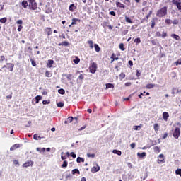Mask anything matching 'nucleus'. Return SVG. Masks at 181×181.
Here are the masks:
<instances>
[{"instance_id": "20", "label": "nucleus", "mask_w": 181, "mask_h": 181, "mask_svg": "<svg viewBox=\"0 0 181 181\" xmlns=\"http://www.w3.org/2000/svg\"><path fill=\"white\" fill-rule=\"evenodd\" d=\"M155 132L158 133L159 131V124L158 123L154 124L153 125Z\"/></svg>"}, {"instance_id": "59", "label": "nucleus", "mask_w": 181, "mask_h": 181, "mask_svg": "<svg viewBox=\"0 0 181 181\" xmlns=\"http://www.w3.org/2000/svg\"><path fill=\"white\" fill-rule=\"evenodd\" d=\"M70 156L72 157V158H76V153H74V152H71V153H70Z\"/></svg>"}, {"instance_id": "4", "label": "nucleus", "mask_w": 181, "mask_h": 181, "mask_svg": "<svg viewBox=\"0 0 181 181\" xmlns=\"http://www.w3.org/2000/svg\"><path fill=\"white\" fill-rule=\"evenodd\" d=\"M28 6L32 11H36V9H37V3L35 1L34 3L29 4Z\"/></svg>"}, {"instance_id": "15", "label": "nucleus", "mask_w": 181, "mask_h": 181, "mask_svg": "<svg viewBox=\"0 0 181 181\" xmlns=\"http://www.w3.org/2000/svg\"><path fill=\"white\" fill-rule=\"evenodd\" d=\"M53 63H54V61H53L52 59H49L48 62L47 63V67H53Z\"/></svg>"}, {"instance_id": "49", "label": "nucleus", "mask_w": 181, "mask_h": 181, "mask_svg": "<svg viewBox=\"0 0 181 181\" xmlns=\"http://www.w3.org/2000/svg\"><path fill=\"white\" fill-rule=\"evenodd\" d=\"M51 76H52V74L50 73V71H47L45 72V76H46V77H50Z\"/></svg>"}, {"instance_id": "57", "label": "nucleus", "mask_w": 181, "mask_h": 181, "mask_svg": "<svg viewBox=\"0 0 181 181\" xmlns=\"http://www.w3.org/2000/svg\"><path fill=\"white\" fill-rule=\"evenodd\" d=\"M22 23H23V21L22 20H18L17 22H16L17 25H22Z\"/></svg>"}, {"instance_id": "64", "label": "nucleus", "mask_w": 181, "mask_h": 181, "mask_svg": "<svg viewBox=\"0 0 181 181\" xmlns=\"http://www.w3.org/2000/svg\"><path fill=\"white\" fill-rule=\"evenodd\" d=\"M151 43H152V45H153V46H156V40H151Z\"/></svg>"}, {"instance_id": "37", "label": "nucleus", "mask_w": 181, "mask_h": 181, "mask_svg": "<svg viewBox=\"0 0 181 181\" xmlns=\"http://www.w3.org/2000/svg\"><path fill=\"white\" fill-rule=\"evenodd\" d=\"M119 47L120 50H122V52H124L125 50V47H124V43H120L119 45Z\"/></svg>"}, {"instance_id": "46", "label": "nucleus", "mask_w": 181, "mask_h": 181, "mask_svg": "<svg viewBox=\"0 0 181 181\" xmlns=\"http://www.w3.org/2000/svg\"><path fill=\"white\" fill-rule=\"evenodd\" d=\"M175 175H180L181 177V168H178L175 170Z\"/></svg>"}, {"instance_id": "7", "label": "nucleus", "mask_w": 181, "mask_h": 181, "mask_svg": "<svg viewBox=\"0 0 181 181\" xmlns=\"http://www.w3.org/2000/svg\"><path fill=\"white\" fill-rule=\"evenodd\" d=\"M7 69L9 70V71H13V67H15V65L12 63H7L6 64Z\"/></svg>"}, {"instance_id": "32", "label": "nucleus", "mask_w": 181, "mask_h": 181, "mask_svg": "<svg viewBox=\"0 0 181 181\" xmlns=\"http://www.w3.org/2000/svg\"><path fill=\"white\" fill-rule=\"evenodd\" d=\"M33 139L35 141H38L39 139H42V137H40V136L37 135V134L33 135Z\"/></svg>"}, {"instance_id": "2", "label": "nucleus", "mask_w": 181, "mask_h": 181, "mask_svg": "<svg viewBox=\"0 0 181 181\" xmlns=\"http://www.w3.org/2000/svg\"><path fill=\"white\" fill-rule=\"evenodd\" d=\"M97 68H98L97 63L92 62L89 66L90 73H91L92 74H94V73H95V71H97Z\"/></svg>"}, {"instance_id": "61", "label": "nucleus", "mask_w": 181, "mask_h": 181, "mask_svg": "<svg viewBox=\"0 0 181 181\" xmlns=\"http://www.w3.org/2000/svg\"><path fill=\"white\" fill-rule=\"evenodd\" d=\"M109 15H112V16H116L117 14L115 13V11H110Z\"/></svg>"}, {"instance_id": "35", "label": "nucleus", "mask_w": 181, "mask_h": 181, "mask_svg": "<svg viewBox=\"0 0 181 181\" xmlns=\"http://www.w3.org/2000/svg\"><path fill=\"white\" fill-rule=\"evenodd\" d=\"M40 100H42V96L40 95L36 96L35 97L36 104H39V101H40Z\"/></svg>"}, {"instance_id": "55", "label": "nucleus", "mask_w": 181, "mask_h": 181, "mask_svg": "<svg viewBox=\"0 0 181 181\" xmlns=\"http://www.w3.org/2000/svg\"><path fill=\"white\" fill-rule=\"evenodd\" d=\"M160 36H162V34L160 33V32H156V37H160Z\"/></svg>"}, {"instance_id": "6", "label": "nucleus", "mask_w": 181, "mask_h": 181, "mask_svg": "<svg viewBox=\"0 0 181 181\" xmlns=\"http://www.w3.org/2000/svg\"><path fill=\"white\" fill-rule=\"evenodd\" d=\"M29 166H33V161L28 160L23 164V168H29Z\"/></svg>"}, {"instance_id": "34", "label": "nucleus", "mask_w": 181, "mask_h": 181, "mask_svg": "<svg viewBox=\"0 0 181 181\" xmlns=\"http://www.w3.org/2000/svg\"><path fill=\"white\" fill-rule=\"evenodd\" d=\"M77 22H80V20L78 18H73L71 24L76 25Z\"/></svg>"}, {"instance_id": "51", "label": "nucleus", "mask_w": 181, "mask_h": 181, "mask_svg": "<svg viewBox=\"0 0 181 181\" xmlns=\"http://www.w3.org/2000/svg\"><path fill=\"white\" fill-rule=\"evenodd\" d=\"M61 159L62 160H66V159H67V156H63V152L62 153Z\"/></svg>"}, {"instance_id": "27", "label": "nucleus", "mask_w": 181, "mask_h": 181, "mask_svg": "<svg viewBox=\"0 0 181 181\" xmlns=\"http://www.w3.org/2000/svg\"><path fill=\"white\" fill-rule=\"evenodd\" d=\"M94 47H95V52H97L98 53L100 52V50H101V48H100V46H98V44H95Z\"/></svg>"}, {"instance_id": "39", "label": "nucleus", "mask_w": 181, "mask_h": 181, "mask_svg": "<svg viewBox=\"0 0 181 181\" xmlns=\"http://www.w3.org/2000/svg\"><path fill=\"white\" fill-rule=\"evenodd\" d=\"M58 93H59V94L63 95V94L66 93V90H64V89H63V88H61V89L58 90Z\"/></svg>"}, {"instance_id": "62", "label": "nucleus", "mask_w": 181, "mask_h": 181, "mask_svg": "<svg viewBox=\"0 0 181 181\" xmlns=\"http://www.w3.org/2000/svg\"><path fill=\"white\" fill-rule=\"evenodd\" d=\"M136 76H137V77H139V76H141V71H136Z\"/></svg>"}, {"instance_id": "33", "label": "nucleus", "mask_w": 181, "mask_h": 181, "mask_svg": "<svg viewBox=\"0 0 181 181\" xmlns=\"http://www.w3.org/2000/svg\"><path fill=\"white\" fill-rule=\"evenodd\" d=\"M80 175V170H78V169H74L72 170V175Z\"/></svg>"}, {"instance_id": "8", "label": "nucleus", "mask_w": 181, "mask_h": 181, "mask_svg": "<svg viewBox=\"0 0 181 181\" xmlns=\"http://www.w3.org/2000/svg\"><path fill=\"white\" fill-rule=\"evenodd\" d=\"M158 21V18H153L151 21V28H152V29H153V28H155V25L156 23Z\"/></svg>"}, {"instance_id": "53", "label": "nucleus", "mask_w": 181, "mask_h": 181, "mask_svg": "<svg viewBox=\"0 0 181 181\" xmlns=\"http://www.w3.org/2000/svg\"><path fill=\"white\" fill-rule=\"evenodd\" d=\"M5 60H8L6 59L5 56L2 55L0 57V62H5Z\"/></svg>"}, {"instance_id": "11", "label": "nucleus", "mask_w": 181, "mask_h": 181, "mask_svg": "<svg viewBox=\"0 0 181 181\" xmlns=\"http://www.w3.org/2000/svg\"><path fill=\"white\" fill-rule=\"evenodd\" d=\"M110 59H112L110 63H112L115 60H118L119 59V57H117V55L115 53H112Z\"/></svg>"}, {"instance_id": "26", "label": "nucleus", "mask_w": 181, "mask_h": 181, "mask_svg": "<svg viewBox=\"0 0 181 181\" xmlns=\"http://www.w3.org/2000/svg\"><path fill=\"white\" fill-rule=\"evenodd\" d=\"M57 106L59 108H63L64 107V103L63 102H59L58 103H57Z\"/></svg>"}, {"instance_id": "16", "label": "nucleus", "mask_w": 181, "mask_h": 181, "mask_svg": "<svg viewBox=\"0 0 181 181\" xmlns=\"http://www.w3.org/2000/svg\"><path fill=\"white\" fill-rule=\"evenodd\" d=\"M28 1L26 0H23L22 2H21V6L24 8V9H26V8H28Z\"/></svg>"}, {"instance_id": "41", "label": "nucleus", "mask_w": 181, "mask_h": 181, "mask_svg": "<svg viewBox=\"0 0 181 181\" xmlns=\"http://www.w3.org/2000/svg\"><path fill=\"white\" fill-rule=\"evenodd\" d=\"M125 21L127 22V23H132V20H131L129 17L126 16Z\"/></svg>"}, {"instance_id": "22", "label": "nucleus", "mask_w": 181, "mask_h": 181, "mask_svg": "<svg viewBox=\"0 0 181 181\" xmlns=\"http://www.w3.org/2000/svg\"><path fill=\"white\" fill-rule=\"evenodd\" d=\"M73 117H69L67 118V119L64 122V124H69L70 122H73Z\"/></svg>"}, {"instance_id": "58", "label": "nucleus", "mask_w": 181, "mask_h": 181, "mask_svg": "<svg viewBox=\"0 0 181 181\" xmlns=\"http://www.w3.org/2000/svg\"><path fill=\"white\" fill-rule=\"evenodd\" d=\"M79 80H84V75L83 74H80L78 76Z\"/></svg>"}, {"instance_id": "13", "label": "nucleus", "mask_w": 181, "mask_h": 181, "mask_svg": "<svg viewBox=\"0 0 181 181\" xmlns=\"http://www.w3.org/2000/svg\"><path fill=\"white\" fill-rule=\"evenodd\" d=\"M20 146H21L19 144H16L10 148V151H15V149H18V148H20Z\"/></svg>"}, {"instance_id": "44", "label": "nucleus", "mask_w": 181, "mask_h": 181, "mask_svg": "<svg viewBox=\"0 0 181 181\" xmlns=\"http://www.w3.org/2000/svg\"><path fill=\"white\" fill-rule=\"evenodd\" d=\"M180 2H181V0H173L172 1V3H173V5H176V4H177Z\"/></svg>"}, {"instance_id": "14", "label": "nucleus", "mask_w": 181, "mask_h": 181, "mask_svg": "<svg viewBox=\"0 0 181 181\" xmlns=\"http://www.w3.org/2000/svg\"><path fill=\"white\" fill-rule=\"evenodd\" d=\"M45 32H46L47 36H50V35H52V28L49 27H47L45 28Z\"/></svg>"}, {"instance_id": "18", "label": "nucleus", "mask_w": 181, "mask_h": 181, "mask_svg": "<svg viewBox=\"0 0 181 181\" xmlns=\"http://www.w3.org/2000/svg\"><path fill=\"white\" fill-rule=\"evenodd\" d=\"M155 153H159L160 152V147L156 146L153 148Z\"/></svg>"}, {"instance_id": "45", "label": "nucleus", "mask_w": 181, "mask_h": 181, "mask_svg": "<svg viewBox=\"0 0 181 181\" xmlns=\"http://www.w3.org/2000/svg\"><path fill=\"white\" fill-rule=\"evenodd\" d=\"M30 62H31V64L33 67H36V62H35V60H33V59H30Z\"/></svg>"}, {"instance_id": "60", "label": "nucleus", "mask_w": 181, "mask_h": 181, "mask_svg": "<svg viewBox=\"0 0 181 181\" xmlns=\"http://www.w3.org/2000/svg\"><path fill=\"white\" fill-rule=\"evenodd\" d=\"M119 77H120L121 78H125V74L121 73V74H119Z\"/></svg>"}, {"instance_id": "3", "label": "nucleus", "mask_w": 181, "mask_h": 181, "mask_svg": "<svg viewBox=\"0 0 181 181\" xmlns=\"http://www.w3.org/2000/svg\"><path fill=\"white\" fill-rule=\"evenodd\" d=\"M173 135L175 139H179V136H180V128L176 127Z\"/></svg>"}, {"instance_id": "29", "label": "nucleus", "mask_w": 181, "mask_h": 181, "mask_svg": "<svg viewBox=\"0 0 181 181\" xmlns=\"http://www.w3.org/2000/svg\"><path fill=\"white\" fill-rule=\"evenodd\" d=\"M69 11H71V12L74 11V9H76V6H74V4H71L69 7Z\"/></svg>"}, {"instance_id": "17", "label": "nucleus", "mask_w": 181, "mask_h": 181, "mask_svg": "<svg viewBox=\"0 0 181 181\" xmlns=\"http://www.w3.org/2000/svg\"><path fill=\"white\" fill-rule=\"evenodd\" d=\"M156 85L153 83H148L146 85V88H147L148 90H151V88H153Z\"/></svg>"}, {"instance_id": "28", "label": "nucleus", "mask_w": 181, "mask_h": 181, "mask_svg": "<svg viewBox=\"0 0 181 181\" xmlns=\"http://www.w3.org/2000/svg\"><path fill=\"white\" fill-rule=\"evenodd\" d=\"M76 162H77V163H81V162L84 163V158H83L81 157H78L76 159Z\"/></svg>"}, {"instance_id": "54", "label": "nucleus", "mask_w": 181, "mask_h": 181, "mask_svg": "<svg viewBox=\"0 0 181 181\" xmlns=\"http://www.w3.org/2000/svg\"><path fill=\"white\" fill-rule=\"evenodd\" d=\"M87 156L88 158H95V154L88 153Z\"/></svg>"}, {"instance_id": "5", "label": "nucleus", "mask_w": 181, "mask_h": 181, "mask_svg": "<svg viewBox=\"0 0 181 181\" xmlns=\"http://www.w3.org/2000/svg\"><path fill=\"white\" fill-rule=\"evenodd\" d=\"M158 163H165V156L163 154L158 156Z\"/></svg>"}, {"instance_id": "19", "label": "nucleus", "mask_w": 181, "mask_h": 181, "mask_svg": "<svg viewBox=\"0 0 181 181\" xmlns=\"http://www.w3.org/2000/svg\"><path fill=\"white\" fill-rule=\"evenodd\" d=\"M87 43L89 45L90 49L94 48V42H93V40H88Z\"/></svg>"}, {"instance_id": "47", "label": "nucleus", "mask_w": 181, "mask_h": 181, "mask_svg": "<svg viewBox=\"0 0 181 181\" xmlns=\"http://www.w3.org/2000/svg\"><path fill=\"white\" fill-rule=\"evenodd\" d=\"M134 43H137V44L141 43V38L137 37V38L134 39Z\"/></svg>"}, {"instance_id": "1", "label": "nucleus", "mask_w": 181, "mask_h": 181, "mask_svg": "<svg viewBox=\"0 0 181 181\" xmlns=\"http://www.w3.org/2000/svg\"><path fill=\"white\" fill-rule=\"evenodd\" d=\"M166 15H168V7L166 6L160 8L156 13L158 18H163V16H166Z\"/></svg>"}, {"instance_id": "56", "label": "nucleus", "mask_w": 181, "mask_h": 181, "mask_svg": "<svg viewBox=\"0 0 181 181\" xmlns=\"http://www.w3.org/2000/svg\"><path fill=\"white\" fill-rule=\"evenodd\" d=\"M42 104L45 105L46 104H50V100H43Z\"/></svg>"}, {"instance_id": "10", "label": "nucleus", "mask_w": 181, "mask_h": 181, "mask_svg": "<svg viewBox=\"0 0 181 181\" xmlns=\"http://www.w3.org/2000/svg\"><path fill=\"white\" fill-rule=\"evenodd\" d=\"M116 6L117 8H122L123 9H125V6L124 5V4L118 1H116Z\"/></svg>"}, {"instance_id": "9", "label": "nucleus", "mask_w": 181, "mask_h": 181, "mask_svg": "<svg viewBox=\"0 0 181 181\" xmlns=\"http://www.w3.org/2000/svg\"><path fill=\"white\" fill-rule=\"evenodd\" d=\"M100 170V166L97 165L96 167L94 166L91 168L90 172L92 173H96V172H98Z\"/></svg>"}, {"instance_id": "25", "label": "nucleus", "mask_w": 181, "mask_h": 181, "mask_svg": "<svg viewBox=\"0 0 181 181\" xmlns=\"http://www.w3.org/2000/svg\"><path fill=\"white\" fill-rule=\"evenodd\" d=\"M110 25V22L108 21H105L103 22L101 25L103 26V28H108V25Z\"/></svg>"}, {"instance_id": "43", "label": "nucleus", "mask_w": 181, "mask_h": 181, "mask_svg": "<svg viewBox=\"0 0 181 181\" xmlns=\"http://www.w3.org/2000/svg\"><path fill=\"white\" fill-rule=\"evenodd\" d=\"M175 6H177V9H178V11H181V1L180 3H177V4H175Z\"/></svg>"}, {"instance_id": "36", "label": "nucleus", "mask_w": 181, "mask_h": 181, "mask_svg": "<svg viewBox=\"0 0 181 181\" xmlns=\"http://www.w3.org/2000/svg\"><path fill=\"white\" fill-rule=\"evenodd\" d=\"M68 165H69V163H67V160H64L61 168H67Z\"/></svg>"}, {"instance_id": "42", "label": "nucleus", "mask_w": 181, "mask_h": 181, "mask_svg": "<svg viewBox=\"0 0 181 181\" xmlns=\"http://www.w3.org/2000/svg\"><path fill=\"white\" fill-rule=\"evenodd\" d=\"M139 128H142V124H140L139 126H134L133 127V129H134V131H138Z\"/></svg>"}, {"instance_id": "40", "label": "nucleus", "mask_w": 181, "mask_h": 181, "mask_svg": "<svg viewBox=\"0 0 181 181\" xmlns=\"http://www.w3.org/2000/svg\"><path fill=\"white\" fill-rule=\"evenodd\" d=\"M6 21H8V18H6V17H4L0 19V22L1 23H6Z\"/></svg>"}, {"instance_id": "24", "label": "nucleus", "mask_w": 181, "mask_h": 181, "mask_svg": "<svg viewBox=\"0 0 181 181\" xmlns=\"http://www.w3.org/2000/svg\"><path fill=\"white\" fill-rule=\"evenodd\" d=\"M58 46H69V42L63 41L62 42L58 44Z\"/></svg>"}, {"instance_id": "23", "label": "nucleus", "mask_w": 181, "mask_h": 181, "mask_svg": "<svg viewBox=\"0 0 181 181\" xmlns=\"http://www.w3.org/2000/svg\"><path fill=\"white\" fill-rule=\"evenodd\" d=\"M112 152L113 153L118 155L119 156H121V155H122V152H121V151L119 150H113Z\"/></svg>"}, {"instance_id": "48", "label": "nucleus", "mask_w": 181, "mask_h": 181, "mask_svg": "<svg viewBox=\"0 0 181 181\" xmlns=\"http://www.w3.org/2000/svg\"><path fill=\"white\" fill-rule=\"evenodd\" d=\"M165 23H166V25H171L172 24V20L165 19Z\"/></svg>"}, {"instance_id": "52", "label": "nucleus", "mask_w": 181, "mask_h": 181, "mask_svg": "<svg viewBox=\"0 0 181 181\" xmlns=\"http://www.w3.org/2000/svg\"><path fill=\"white\" fill-rule=\"evenodd\" d=\"M175 66H179L181 64V59H178L177 62H175Z\"/></svg>"}, {"instance_id": "31", "label": "nucleus", "mask_w": 181, "mask_h": 181, "mask_svg": "<svg viewBox=\"0 0 181 181\" xmlns=\"http://www.w3.org/2000/svg\"><path fill=\"white\" fill-rule=\"evenodd\" d=\"M73 62L75 64H78V63H80V58H78V57H76Z\"/></svg>"}, {"instance_id": "30", "label": "nucleus", "mask_w": 181, "mask_h": 181, "mask_svg": "<svg viewBox=\"0 0 181 181\" xmlns=\"http://www.w3.org/2000/svg\"><path fill=\"white\" fill-rule=\"evenodd\" d=\"M137 155L139 156V158H145V156H146V153H138Z\"/></svg>"}, {"instance_id": "12", "label": "nucleus", "mask_w": 181, "mask_h": 181, "mask_svg": "<svg viewBox=\"0 0 181 181\" xmlns=\"http://www.w3.org/2000/svg\"><path fill=\"white\" fill-rule=\"evenodd\" d=\"M163 118L164 121H168V118H169V113L168 112H164L163 113Z\"/></svg>"}, {"instance_id": "63", "label": "nucleus", "mask_w": 181, "mask_h": 181, "mask_svg": "<svg viewBox=\"0 0 181 181\" xmlns=\"http://www.w3.org/2000/svg\"><path fill=\"white\" fill-rule=\"evenodd\" d=\"M130 147L132 148V149H134L135 148V143H132L130 144Z\"/></svg>"}, {"instance_id": "38", "label": "nucleus", "mask_w": 181, "mask_h": 181, "mask_svg": "<svg viewBox=\"0 0 181 181\" xmlns=\"http://www.w3.org/2000/svg\"><path fill=\"white\" fill-rule=\"evenodd\" d=\"M106 88H114V84L112 83H107Z\"/></svg>"}, {"instance_id": "50", "label": "nucleus", "mask_w": 181, "mask_h": 181, "mask_svg": "<svg viewBox=\"0 0 181 181\" xmlns=\"http://www.w3.org/2000/svg\"><path fill=\"white\" fill-rule=\"evenodd\" d=\"M168 36V33L167 32H163L162 33V37L165 39Z\"/></svg>"}, {"instance_id": "21", "label": "nucleus", "mask_w": 181, "mask_h": 181, "mask_svg": "<svg viewBox=\"0 0 181 181\" xmlns=\"http://www.w3.org/2000/svg\"><path fill=\"white\" fill-rule=\"evenodd\" d=\"M171 37H173V39H175V40H180V37L176 34H171Z\"/></svg>"}]
</instances>
